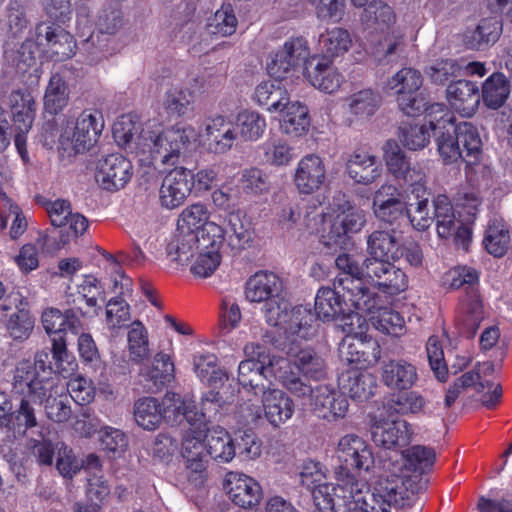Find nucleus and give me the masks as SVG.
<instances>
[{
  "label": "nucleus",
  "instance_id": "nucleus-42",
  "mask_svg": "<svg viewBox=\"0 0 512 512\" xmlns=\"http://www.w3.org/2000/svg\"><path fill=\"white\" fill-rule=\"evenodd\" d=\"M13 121L21 133H27L33 124L36 105L32 94L27 89L13 91L10 95Z\"/></svg>",
  "mask_w": 512,
  "mask_h": 512
},
{
  "label": "nucleus",
  "instance_id": "nucleus-6",
  "mask_svg": "<svg viewBox=\"0 0 512 512\" xmlns=\"http://www.w3.org/2000/svg\"><path fill=\"white\" fill-rule=\"evenodd\" d=\"M42 324L52 343V354L49 353V356L54 373L66 377L77 364L69 359L66 337H64V312L57 308L46 309L42 314Z\"/></svg>",
  "mask_w": 512,
  "mask_h": 512
},
{
  "label": "nucleus",
  "instance_id": "nucleus-28",
  "mask_svg": "<svg viewBox=\"0 0 512 512\" xmlns=\"http://www.w3.org/2000/svg\"><path fill=\"white\" fill-rule=\"evenodd\" d=\"M409 424L404 420H383L371 427L372 440L386 449L404 447L411 439Z\"/></svg>",
  "mask_w": 512,
  "mask_h": 512
},
{
  "label": "nucleus",
  "instance_id": "nucleus-54",
  "mask_svg": "<svg viewBox=\"0 0 512 512\" xmlns=\"http://www.w3.org/2000/svg\"><path fill=\"white\" fill-rule=\"evenodd\" d=\"M509 92L510 86L505 77L494 73L483 84L482 98L487 107L498 109L505 103Z\"/></svg>",
  "mask_w": 512,
  "mask_h": 512
},
{
  "label": "nucleus",
  "instance_id": "nucleus-1",
  "mask_svg": "<svg viewBox=\"0 0 512 512\" xmlns=\"http://www.w3.org/2000/svg\"><path fill=\"white\" fill-rule=\"evenodd\" d=\"M48 351L36 353L34 361H20L13 375V392L21 395L19 407L14 412H7L1 426L12 431L14 437L24 436L28 429L37 426L33 403H44L52 393H57L58 378L55 375Z\"/></svg>",
  "mask_w": 512,
  "mask_h": 512
},
{
  "label": "nucleus",
  "instance_id": "nucleus-38",
  "mask_svg": "<svg viewBox=\"0 0 512 512\" xmlns=\"http://www.w3.org/2000/svg\"><path fill=\"white\" fill-rule=\"evenodd\" d=\"M236 139L233 125L225 116L211 118L206 126L205 141L208 149L214 153H225Z\"/></svg>",
  "mask_w": 512,
  "mask_h": 512
},
{
  "label": "nucleus",
  "instance_id": "nucleus-40",
  "mask_svg": "<svg viewBox=\"0 0 512 512\" xmlns=\"http://www.w3.org/2000/svg\"><path fill=\"white\" fill-rule=\"evenodd\" d=\"M141 382L144 388L151 393L160 391L174 377V364L169 355L157 353L151 368L141 372Z\"/></svg>",
  "mask_w": 512,
  "mask_h": 512
},
{
  "label": "nucleus",
  "instance_id": "nucleus-29",
  "mask_svg": "<svg viewBox=\"0 0 512 512\" xmlns=\"http://www.w3.org/2000/svg\"><path fill=\"white\" fill-rule=\"evenodd\" d=\"M381 379L392 390H409L418 381L417 368L404 359L389 360L382 366Z\"/></svg>",
  "mask_w": 512,
  "mask_h": 512
},
{
  "label": "nucleus",
  "instance_id": "nucleus-33",
  "mask_svg": "<svg viewBox=\"0 0 512 512\" xmlns=\"http://www.w3.org/2000/svg\"><path fill=\"white\" fill-rule=\"evenodd\" d=\"M228 233L227 246L233 255L239 254L241 251L250 247L253 240L252 223L245 213L241 211H232L227 217Z\"/></svg>",
  "mask_w": 512,
  "mask_h": 512
},
{
  "label": "nucleus",
  "instance_id": "nucleus-11",
  "mask_svg": "<svg viewBox=\"0 0 512 512\" xmlns=\"http://www.w3.org/2000/svg\"><path fill=\"white\" fill-rule=\"evenodd\" d=\"M337 456L341 469L350 472L369 471L374 465V456L369 444L355 434H347L340 438Z\"/></svg>",
  "mask_w": 512,
  "mask_h": 512
},
{
  "label": "nucleus",
  "instance_id": "nucleus-51",
  "mask_svg": "<svg viewBox=\"0 0 512 512\" xmlns=\"http://www.w3.org/2000/svg\"><path fill=\"white\" fill-rule=\"evenodd\" d=\"M343 386L352 399L359 401L368 400L377 388L375 377L366 369L348 371L346 383Z\"/></svg>",
  "mask_w": 512,
  "mask_h": 512
},
{
  "label": "nucleus",
  "instance_id": "nucleus-16",
  "mask_svg": "<svg viewBox=\"0 0 512 512\" xmlns=\"http://www.w3.org/2000/svg\"><path fill=\"white\" fill-rule=\"evenodd\" d=\"M310 405L319 418L335 422L345 417L349 402L346 395L334 387L318 385L314 387Z\"/></svg>",
  "mask_w": 512,
  "mask_h": 512
},
{
  "label": "nucleus",
  "instance_id": "nucleus-19",
  "mask_svg": "<svg viewBox=\"0 0 512 512\" xmlns=\"http://www.w3.org/2000/svg\"><path fill=\"white\" fill-rule=\"evenodd\" d=\"M401 191L392 184L381 185L374 193L372 209L377 219L394 224L405 219L407 204L401 200Z\"/></svg>",
  "mask_w": 512,
  "mask_h": 512
},
{
  "label": "nucleus",
  "instance_id": "nucleus-57",
  "mask_svg": "<svg viewBox=\"0 0 512 512\" xmlns=\"http://www.w3.org/2000/svg\"><path fill=\"white\" fill-rule=\"evenodd\" d=\"M68 88L63 77L58 73L51 76L44 95L46 112L56 115L67 105Z\"/></svg>",
  "mask_w": 512,
  "mask_h": 512
},
{
  "label": "nucleus",
  "instance_id": "nucleus-9",
  "mask_svg": "<svg viewBox=\"0 0 512 512\" xmlns=\"http://www.w3.org/2000/svg\"><path fill=\"white\" fill-rule=\"evenodd\" d=\"M366 222L363 210L345 200L339 205V211L334 218L327 235H322L321 242L328 247H342L350 235L358 233Z\"/></svg>",
  "mask_w": 512,
  "mask_h": 512
},
{
  "label": "nucleus",
  "instance_id": "nucleus-5",
  "mask_svg": "<svg viewBox=\"0 0 512 512\" xmlns=\"http://www.w3.org/2000/svg\"><path fill=\"white\" fill-rule=\"evenodd\" d=\"M104 129L103 114L98 109H84L77 117L72 133L65 129L59 138L60 148L70 145L74 154L88 151L98 141Z\"/></svg>",
  "mask_w": 512,
  "mask_h": 512
},
{
  "label": "nucleus",
  "instance_id": "nucleus-35",
  "mask_svg": "<svg viewBox=\"0 0 512 512\" xmlns=\"http://www.w3.org/2000/svg\"><path fill=\"white\" fill-rule=\"evenodd\" d=\"M283 115L280 127L283 133L291 138H299L306 135L311 125L309 109L299 101L289 100L282 106Z\"/></svg>",
  "mask_w": 512,
  "mask_h": 512
},
{
  "label": "nucleus",
  "instance_id": "nucleus-18",
  "mask_svg": "<svg viewBox=\"0 0 512 512\" xmlns=\"http://www.w3.org/2000/svg\"><path fill=\"white\" fill-rule=\"evenodd\" d=\"M326 180V167L316 154L305 155L297 164L293 182L299 194L311 195L317 192Z\"/></svg>",
  "mask_w": 512,
  "mask_h": 512
},
{
  "label": "nucleus",
  "instance_id": "nucleus-23",
  "mask_svg": "<svg viewBox=\"0 0 512 512\" xmlns=\"http://www.w3.org/2000/svg\"><path fill=\"white\" fill-rule=\"evenodd\" d=\"M446 99L452 109L463 117H471L477 111L481 94L477 83L459 79L451 82L446 89Z\"/></svg>",
  "mask_w": 512,
  "mask_h": 512
},
{
  "label": "nucleus",
  "instance_id": "nucleus-17",
  "mask_svg": "<svg viewBox=\"0 0 512 512\" xmlns=\"http://www.w3.org/2000/svg\"><path fill=\"white\" fill-rule=\"evenodd\" d=\"M188 143L189 136L185 128L180 126L166 128L153 140L152 157L164 165L174 166Z\"/></svg>",
  "mask_w": 512,
  "mask_h": 512
},
{
  "label": "nucleus",
  "instance_id": "nucleus-27",
  "mask_svg": "<svg viewBox=\"0 0 512 512\" xmlns=\"http://www.w3.org/2000/svg\"><path fill=\"white\" fill-rule=\"evenodd\" d=\"M378 491V494L370 493L369 489L366 494H363V491L360 492L359 496L357 495L351 502L348 512H390L391 505L403 499L397 485L389 482Z\"/></svg>",
  "mask_w": 512,
  "mask_h": 512
},
{
  "label": "nucleus",
  "instance_id": "nucleus-7",
  "mask_svg": "<svg viewBox=\"0 0 512 512\" xmlns=\"http://www.w3.org/2000/svg\"><path fill=\"white\" fill-rule=\"evenodd\" d=\"M339 355L351 370H365L379 361L381 348L371 336L347 335L339 346Z\"/></svg>",
  "mask_w": 512,
  "mask_h": 512
},
{
  "label": "nucleus",
  "instance_id": "nucleus-49",
  "mask_svg": "<svg viewBox=\"0 0 512 512\" xmlns=\"http://www.w3.org/2000/svg\"><path fill=\"white\" fill-rule=\"evenodd\" d=\"M273 377L295 397H309L310 399L314 392L313 387L305 383L296 372L292 371L291 362L287 359H280L275 363Z\"/></svg>",
  "mask_w": 512,
  "mask_h": 512
},
{
  "label": "nucleus",
  "instance_id": "nucleus-20",
  "mask_svg": "<svg viewBox=\"0 0 512 512\" xmlns=\"http://www.w3.org/2000/svg\"><path fill=\"white\" fill-rule=\"evenodd\" d=\"M304 75L313 87L328 94L336 92L344 81L333 60L316 55L306 64Z\"/></svg>",
  "mask_w": 512,
  "mask_h": 512
},
{
  "label": "nucleus",
  "instance_id": "nucleus-36",
  "mask_svg": "<svg viewBox=\"0 0 512 512\" xmlns=\"http://www.w3.org/2000/svg\"><path fill=\"white\" fill-rule=\"evenodd\" d=\"M205 435L202 443L205 447V455H209L218 462H229L236 454V447L230 434L221 427L213 429H198Z\"/></svg>",
  "mask_w": 512,
  "mask_h": 512
},
{
  "label": "nucleus",
  "instance_id": "nucleus-32",
  "mask_svg": "<svg viewBox=\"0 0 512 512\" xmlns=\"http://www.w3.org/2000/svg\"><path fill=\"white\" fill-rule=\"evenodd\" d=\"M401 235L395 230L373 231L367 240V249L372 258L369 260L397 261L401 259Z\"/></svg>",
  "mask_w": 512,
  "mask_h": 512
},
{
  "label": "nucleus",
  "instance_id": "nucleus-55",
  "mask_svg": "<svg viewBox=\"0 0 512 512\" xmlns=\"http://www.w3.org/2000/svg\"><path fill=\"white\" fill-rule=\"evenodd\" d=\"M376 311V315L372 316L373 326L380 332L399 337L406 331L404 317L397 311L388 307L377 306L373 309Z\"/></svg>",
  "mask_w": 512,
  "mask_h": 512
},
{
  "label": "nucleus",
  "instance_id": "nucleus-45",
  "mask_svg": "<svg viewBox=\"0 0 512 512\" xmlns=\"http://www.w3.org/2000/svg\"><path fill=\"white\" fill-rule=\"evenodd\" d=\"M283 79L274 78L258 84L253 97L256 103L270 112L282 110L284 103L289 100V94L281 83Z\"/></svg>",
  "mask_w": 512,
  "mask_h": 512
},
{
  "label": "nucleus",
  "instance_id": "nucleus-10",
  "mask_svg": "<svg viewBox=\"0 0 512 512\" xmlns=\"http://www.w3.org/2000/svg\"><path fill=\"white\" fill-rule=\"evenodd\" d=\"M309 54L310 48L305 37H290L267 62V72L272 78H286L290 71L302 63H308L306 60Z\"/></svg>",
  "mask_w": 512,
  "mask_h": 512
},
{
  "label": "nucleus",
  "instance_id": "nucleus-48",
  "mask_svg": "<svg viewBox=\"0 0 512 512\" xmlns=\"http://www.w3.org/2000/svg\"><path fill=\"white\" fill-rule=\"evenodd\" d=\"M45 39L55 61H64L75 54L76 41L74 36L61 27L53 25L45 27Z\"/></svg>",
  "mask_w": 512,
  "mask_h": 512
},
{
  "label": "nucleus",
  "instance_id": "nucleus-12",
  "mask_svg": "<svg viewBox=\"0 0 512 512\" xmlns=\"http://www.w3.org/2000/svg\"><path fill=\"white\" fill-rule=\"evenodd\" d=\"M280 309L275 311L276 321L271 322L266 319L268 325L279 327L285 333L297 335L301 338H307L314 333L312 324L316 317L310 308L299 305L291 307L288 300L280 302Z\"/></svg>",
  "mask_w": 512,
  "mask_h": 512
},
{
  "label": "nucleus",
  "instance_id": "nucleus-13",
  "mask_svg": "<svg viewBox=\"0 0 512 512\" xmlns=\"http://www.w3.org/2000/svg\"><path fill=\"white\" fill-rule=\"evenodd\" d=\"M193 189V173L185 167H175L163 178L159 188L162 208L173 210L184 204Z\"/></svg>",
  "mask_w": 512,
  "mask_h": 512
},
{
  "label": "nucleus",
  "instance_id": "nucleus-56",
  "mask_svg": "<svg viewBox=\"0 0 512 512\" xmlns=\"http://www.w3.org/2000/svg\"><path fill=\"white\" fill-rule=\"evenodd\" d=\"M240 137L245 141H257L266 130V119L258 112L243 110L236 117Z\"/></svg>",
  "mask_w": 512,
  "mask_h": 512
},
{
  "label": "nucleus",
  "instance_id": "nucleus-43",
  "mask_svg": "<svg viewBox=\"0 0 512 512\" xmlns=\"http://www.w3.org/2000/svg\"><path fill=\"white\" fill-rule=\"evenodd\" d=\"M294 366L306 378L319 381L326 377L327 366L325 360L311 348L300 349L294 352V348H289L287 352Z\"/></svg>",
  "mask_w": 512,
  "mask_h": 512
},
{
  "label": "nucleus",
  "instance_id": "nucleus-47",
  "mask_svg": "<svg viewBox=\"0 0 512 512\" xmlns=\"http://www.w3.org/2000/svg\"><path fill=\"white\" fill-rule=\"evenodd\" d=\"M16 311L7 320L6 328L14 340H26L34 327V319L26 308L28 302L20 294L13 298Z\"/></svg>",
  "mask_w": 512,
  "mask_h": 512
},
{
  "label": "nucleus",
  "instance_id": "nucleus-50",
  "mask_svg": "<svg viewBox=\"0 0 512 512\" xmlns=\"http://www.w3.org/2000/svg\"><path fill=\"white\" fill-rule=\"evenodd\" d=\"M411 193L416 195V202L406 206L405 218H408L410 224L417 231H425L433 223V217L429 216L428 209L429 193L425 184L421 185V190H418L417 187L412 188Z\"/></svg>",
  "mask_w": 512,
  "mask_h": 512
},
{
  "label": "nucleus",
  "instance_id": "nucleus-58",
  "mask_svg": "<svg viewBox=\"0 0 512 512\" xmlns=\"http://www.w3.org/2000/svg\"><path fill=\"white\" fill-rule=\"evenodd\" d=\"M381 96L372 89H364L353 93L349 99V112L358 118L371 117L381 104Z\"/></svg>",
  "mask_w": 512,
  "mask_h": 512
},
{
  "label": "nucleus",
  "instance_id": "nucleus-39",
  "mask_svg": "<svg viewBox=\"0 0 512 512\" xmlns=\"http://www.w3.org/2000/svg\"><path fill=\"white\" fill-rule=\"evenodd\" d=\"M502 34V23L494 18H483L475 29L467 30L463 43L470 50H484L495 44Z\"/></svg>",
  "mask_w": 512,
  "mask_h": 512
},
{
  "label": "nucleus",
  "instance_id": "nucleus-24",
  "mask_svg": "<svg viewBox=\"0 0 512 512\" xmlns=\"http://www.w3.org/2000/svg\"><path fill=\"white\" fill-rule=\"evenodd\" d=\"M348 291L341 288L321 287L315 297V317L322 321H333L345 313V306L348 311L356 310L349 299Z\"/></svg>",
  "mask_w": 512,
  "mask_h": 512
},
{
  "label": "nucleus",
  "instance_id": "nucleus-22",
  "mask_svg": "<svg viewBox=\"0 0 512 512\" xmlns=\"http://www.w3.org/2000/svg\"><path fill=\"white\" fill-rule=\"evenodd\" d=\"M219 393L210 392L205 398L202 399V408L198 410L194 402H185L180 400V396L172 394L174 399L172 400L171 408V420L173 422H181V418H184L189 424L190 428L187 431L185 437H192L194 430L208 429L207 422L210 416H207V404H214L217 402Z\"/></svg>",
  "mask_w": 512,
  "mask_h": 512
},
{
  "label": "nucleus",
  "instance_id": "nucleus-30",
  "mask_svg": "<svg viewBox=\"0 0 512 512\" xmlns=\"http://www.w3.org/2000/svg\"><path fill=\"white\" fill-rule=\"evenodd\" d=\"M361 23L369 34H382L388 36L392 29L396 16L388 4L383 2H370L360 16ZM387 41V37H384Z\"/></svg>",
  "mask_w": 512,
  "mask_h": 512
},
{
  "label": "nucleus",
  "instance_id": "nucleus-25",
  "mask_svg": "<svg viewBox=\"0 0 512 512\" xmlns=\"http://www.w3.org/2000/svg\"><path fill=\"white\" fill-rule=\"evenodd\" d=\"M225 488L232 502L242 508L256 506L262 495L261 487L255 479L238 472L226 475Z\"/></svg>",
  "mask_w": 512,
  "mask_h": 512
},
{
  "label": "nucleus",
  "instance_id": "nucleus-62",
  "mask_svg": "<svg viewBox=\"0 0 512 512\" xmlns=\"http://www.w3.org/2000/svg\"><path fill=\"white\" fill-rule=\"evenodd\" d=\"M434 137L439 155L445 164H454L459 160L464 162L465 155L453 131L449 129L441 130V132L434 134Z\"/></svg>",
  "mask_w": 512,
  "mask_h": 512
},
{
  "label": "nucleus",
  "instance_id": "nucleus-15",
  "mask_svg": "<svg viewBox=\"0 0 512 512\" xmlns=\"http://www.w3.org/2000/svg\"><path fill=\"white\" fill-rule=\"evenodd\" d=\"M133 176L131 161L122 154H109L99 161L96 179L108 191L124 188Z\"/></svg>",
  "mask_w": 512,
  "mask_h": 512
},
{
  "label": "nucleus",
  "instance_id": "nucleus-21",
  "mask_svg": "<svg viewBox=\"0 0 512 512\" xmlns=\"http://www.w3.org/2000/svg\"><path fill=\"white\" fill-rule=\"evenodd\" d=\"M174 396L168 394L159 402L154 397H143L134 404V419L138 426L145 430H155L159 427L163 419L171 421V408Z\"/></svg>",
  "mask_w": 512,
  "mask_h": 512
},
{
  "label": "nucleus",
  "instance_id": "nucleus-8",
  "mask_svg": "<svg viewBox=\"0 0 512 512\" xmlns=\"http://www.w3.org/2000/svg\"><path fill=\"white\" fill-rule=\"evenodd\" d=\"M383 159L388 172L399 182L421 190L426 174L418 163H411L397 141L389 139L383 146Z\"/></svg>",
  "mask_w": 512,
  "mask_h": 512
},
{
  "label": "nucleus",
  "instance_id": "nucleus-63",
  "mask_svg": "<svg viewBox=\"0 0 512 512\" xmlns=\"http://www.w3.org/2000/svg\"><path fill=\"white\" fill-rule=\"evenodd\" d=\"M509 231L496 220L490 222L483 240L485 249L494 257H502L508 249Z\"/></svg>",
  "mask_w": 512,
  "mask_h": 512
},
{
  "label": "nucleus",
  "instance_id": "nucleus-64",
  "mask_svg": "<svg viewBox=\"0 0 512 512\" xmlns=\"http://www.w3.org/2000/svg\"><path fill=\"white\" fill-rule=\"evenodd\" d=\"M100 445L109 457L117 458L126 451L128 438L122 430L107 426L100 430Z\"/></svg>",
  "mask_w": 512,
  "mask_h": 512
},
{
  "label": "nucleus",
  "instance_id": "nucleus-60",
  "mask_svg": "<svg viewBox=\"0 0 512 512\" xmlns=\"http://www.w3.org/2000/svg\"><path fill=\"white\" fill-rule=\"evenodd\" d=\"M480 273L470 266H456L445 274V280L451 289L464 288L465 293L471 290H479Z\"/></svg>",
  "mask_w": 512,
  "mask_h": 512
},
{
  "label": "nucleus",
  "instance_id": "nucleus-44",
  "mask_svg": "<svg viewBox=\"0 0 512 512\" xmlns=\"http://www.w3.org/2000/svg\"><path fill=\"white\" fill-rule=\"evenodd\" d=\"M205 435L202 431H193L192 437H184L182 443L183 456L186 458L187 468L192 474L197 476L194 480L199 479L200 483L206 480V462L205 447L202 443Z\"/></svg>",
  "mask_w": 512,
  "mask_h": 512
},
{
  "label": "nucleus",
  "instance_id": "nucleus-52",
  "mask_svg": "<svg viewBox=\"0 0 512 512\" xmlns=\"http://www.w3.org/2000/svg\"><path fill=\"white\" fill-rule=\"evenodd\" d=\"M434 216L433 222H436L437 233L441 238H449L452 236L456 218L453 205L444 194H439L433 199Z\"/></svg>",
  "mask_w": 512,
  "mask_h": 512
},
{
  "label": "nucleus",
  "instance_id": "nucleus-59",
  "mask_svg": "<svg viewBox=\"0 0 512 512\" xmlns=\"http://www.w3.org/2000/svg\"><path fill=\"white\" fill-rule=\"evenodd\" d=\"M209 216L210 213L204 204H192L179 215L177 231L198 233L199 230L210 223Z\"/></svg>",
  "mask_w": 512,
  "mask_h": 512
},
{
  "label": "nucleus",
  "instance_id": "nucleus-41",
  "mask_svg": "<svg viewBox=\"0 0 512 512\" xmlns=\"http://www.w3.org/2000/svg\"><path fill=\"white\" fill-rule=\"evenodd\" d=\"M450 131H453L459 146L465 155L464 162L467 166H473L480 161L482 155V140L478 129L470 122L454 123Z\"/></svg>",
  "mask_w": 512,
  "mask_h": 512
},
{
  "label": "nucleus",
  "instance_id": "nucleus-14",
  "mask_svg": "<svg viewBox=\"0 0 512 512\" xmlns=\"http://www.w3.org/2000/svg\"><path fill=\"white\" fill-rule=\"evenodd\" d=\"M365 273L381 292L390 296L398 295L408 287L405 272L390 261L366 260Z\"/></svg>",
  "mask_w": 512,
  "mask_h": 512
},
{
  "label": "nucleus",
  "instance_id": "nucleus-3",
  "mask_svg": "<svg viewBox=\"0 0 512 512\" xmlns=\"http://www.w3.org/2000/svg\"><path fill=\"white\" fill-rule=\"evenodd\" d=\"M339 481L336 486L329 483L320 485L311 493L320 512H348L351 502L366 487V484L354 475H346Z\"/></svg>",
  "mask_w": 512,
  "mask_h": 512
},
{
  "label": "nucleus",
  "instance_id": "nucleus-53",
  "mask_svg": "<svg viewBox=\"0 0 512 512\" xmlns=\"http://www.w3.org/2000/svg\"><path fill=\"white\" fill-rule=\"evenodd\" d=\"M200 250L197 233L178 231L175 238L168 244L167 252L175 255L174 260L185 264Z\"/></svg>",
  "mask_w": 512,
  "mask_h": 512
},
{
  "label": "nucleus",
  "instance_id": "nucleus-31",
  "mask_svg": "<svg viewBox=\"0 0 512 512\" xmlns=\"http://www.w3.org/2000/svg\"><path fill=\"white\" fill-rule=\"evenodd\" d=\"M262 395L265 418L273 427H280L293 416L294 402L284 391L270 387Z\"/></svg>",
  "mask_w": 512,
  "mask_h": 512
},
{
  "label": "nucleus",
  "instance_id": "nucleus-4",
  "mask_svg": "<svg viewBox=\"0 0 512 512\" xmlns=\"http://www.w3.org/2000/svg\"><path fill=\"white\" fill-rule=\"evenodd\" d=\"M283 281L275 273L258 271L246 282L245 296L250 302H264L263 313L265 320L276 321L275 311L280 309V302L285 301L282 295Z\"/></svg>",
  "mask_w": 512,
  "mask_h": 512
},
{
  "label": "nucleus",
  "instance_id": "nucleus-46",
  "mask_svg": "<svg viewBox=\"0 0 512 512\" xmlns=\"http://www.w3.org/2000/svg\"><path fill=\"white\" fill-rule=\"evenodd\" d=\"M319 46L322 51L321 57L333 60L349 51L352 46L351 34L342 27L328 28L320 34Z\"/></svg>",
  "mask_w": 512,
  "mask_h": 512
},
{
  "label": "nucleus",
  "instance_id": "nucleus-37",
  "mask_svg": "<svg viewBox=\"0 0 512 512\" xmlns=\"http://www.w3.org/2000/svg\"><path fill=\"white\" fill-rule=\"evenodd\" d=\"M484 319V306L479 290H471L465 293L459 305V321L462 325V333L467 337H473Z\"/></svg>",
  "mask_w": 512,
  "mask_h": 512
},
{
  "label": "nucleus",
  "instance_id": "nucleus-61",
  "mask_svg": "<svg viewBox=\"0 0 512 512\" xmlns=\"http://www.w3.org/2000/svg\"><path fill=\"white\" fill-rule=\"evenodd\" d=\"M422 85L421 73L413 68H403L388 79L386 87L394 90L397 96L417 92Z\"/></svg>",
  "mask_w": 512,
  "mask_h": 512
},
{
  "label": "nucleus",
  "instance_id": "nucleus-26",
  "mask_svg": "<svg viewBox=\"0 0 512 512\" xmlns=\"http://www.w3.org/2000/svg\"><path fill=\"white\" fill-rule=\"evenodd\" d=\"M275 363L270 362L267 366L254 360H243L238 366V383L247 392L255 396L265 394L272 386L269 377L273 376Z\"/></svg>",
  "mask_w": 512,
  "mask_h": 512
},
{
  "label": "nucleus",
  "instance_id": "nucleus-34",
  "mask_svg": "<svg viewBox=\"0 0 512 512\" xmlns=\"http://www.w3.org/2000/svg\"><path fill=\"white\" fill-rule=\"evenodd\" d=\"M346 169L349 177L356 183L368 185L381 175V167L377 158L363 149H356L347 161Z\"/></svg>",
  "mask_w": 512,
  "mask_h": 512
},
{
  "label": "nucleus",
  "instance_id": "nucleus-2",
  "mask_svg": "<svg viewBox=\"0 0 512 512\" xmlns=\"http://www.w3.org/2000/svg\"><path fill=\"white\" fill-rule=\"evenodd\" d=\"M339 270L334 286L348 291L352 305L361 313H371L376 307V295L365 286L362 279L363 271L359 263L348 253H341L335 259Z\"/></svg>",
  "mask_w": 512,
  "mask_h": 512
}]
</instances>
